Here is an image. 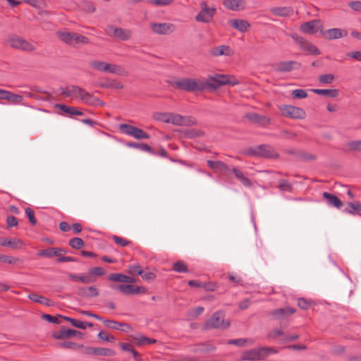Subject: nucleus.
<instances>
[{"instance_id":"obj_1","label":"nucleus","mask_w":361,"mask_h":361,"mask_svg":"<svg viewBox=\"0 0 361 361\" xmlns=\"http://www.w3.org/2000/svg\"><path fill=\"white\" fill-rule=\"evenodd\" d=\"M170 83L173 87L187 92H195L204 89V81L192 78L173 80Z\"/></svg>"},{"instance_id":"obj_2","label":"nucleus","mask_w":361,"mask_h":361,"mask_svg":"<svg viewBox=\"0 0 361 361\" xmlns=\"http://www.w3.org/2000/svg\"><path fill=\"white\" fill-rule=\"evenodd\" d=\"M243 154L247 156H255L265 159H277L279 154L274 149L268 145H260L255 147H250L244 150Z\"/></svg>"},{"instance_id":"obj_3","label":"nucleus","mask_w":361,"mask_h":361,"mask_svg":"<svg viewBox=\"0 0 361 361\" xmlns=\"http://www.w3.org/2000/svg\"><path fill=\"white\" fill-rule=\"evenodd\" d=\"M273 348L262 347L245 351L241 356L242 360L257 361L264 360L271 353H276Z\"/></svg>"},{"instance_id":"obj_4","label":"nucleus","mask_w":361,"mask_h":361,"mask_svg":"<svg viewBox=\"0 0 361 361\" xmlns=\"http://www.w3.org/2000/svg\"><path fill=\"white\" fill-rule=\"evenodd\" d=\"M238 83V82L233 76L220 74H216L214 76H209L206 81H204V89L207 87L217 89L222 85H235Z\"/></svg>"},{"instance_id":"obj_5","label":"nucleus","mask_w":361,"mask_h":361,"mask_svg":"<svg viewBox=\"0 0 361 361\" xmlns=\"http://www.w3.org/2000/svg\"><path fill=\"white\" fill-rule=\"evenodd\" d=\"M90 66L99 71L113 73L118 75H127L128 72L121 66L108 63L100 61H92Z\"/></svg>"},{"instance_id":"obj_6","label":"nucleus","mask_w":361,"mask_h":361,"mask_svg":"<svg viewBox=\"0 0 361 361\" xmlns=\"http://www.w3.org/2000/svg\"><path fill=\"white\" fill-rule=\"evenodd\" d=\"M229 325L230 322H226L224 319V314L222 312H216L206 322L204 329H226Z\"/></svg>"},{"instance_id":"obj_7","label":"nucleus","mask_w":361,"mask_h":361,"mask_svg":"<svg viewBox=\"0 0 361 361\" xmlns=\"http://www.w3.org/2000/svg\"><path fill=\"white\" fill-rule=\"evenodd\" d=\"M7 42L10 47L24 51H32L35 49V47L32 43L18 35L10 36Z\"/></svg>"},{"instance_id":"obj_8","label":"nucleus","mask_w":361,"mask_h":361,"mask_svg":"<svg viewBox=\"0 0 361 361\" xmlns=\"http://www.w3.org/2000/svg\"><path fill=\"white\" fill-rule=\"evenodd\" d=\"M279 109L282 115L288 118L302 119L306 116L305 111L302 109L292 105H281Z\"/></svg>"},{"instance_id":"obj_9","label":"nucleus","mask_w":361,"mask_h":361,"mask_svg":"<svg viewBox=\"0 0 361 361\" xmlns=\"http://www.w3.org/2000/svg\"><path fill=\"white\" fill-rule=\"evenodd\" d=\"M119 129L123 133L133 137L135 139H149L150 135L144 132L142 129L128 124H121Z\"/></svg>"},{"instance_id":"obj_10","label":"nucleus","mask_w":361,"mask_h":361,"mask_svg":"<svg viewBox=\"0 0 361 361\" xmlns=\"http://www.w3.org/2000/svg\"><path fill=\"white\" fill-rule=\"evenodd\" d=\"M291 37L302 50L307 51L310 54L319 55L320 54L319 50L316 46L298 34L291 35Z\"/></svg>"},{"instance_id":"obj_11","label":"nucleus","mask_w":361,"mask_h":361,"mask_svg":"<svg viewBox=\"0 0 361 361\" xmlns=\"http://www.w3.org/2000/svg\"><path fill=\"white\" fill-rule=\"evenodd\" d=\"M201 11L195 17L198 22L209 23L215 14L216 8L214 7H208L204 2L201 3Z\"/></svg>"},{"instance_id":"obj_12","label":"nucleus","mask_w":361,"mask_h":361,"mask_svg":"<svg viewBox=\"0 0 361 361\" xmlns=\"http://www.w3.org/2000/svg\"><path fill=\"white\" fill-rule=\"evenodd\" d=\"M170 123L176 126H191L196 124V119L192 116H183L170 113Z\"/></svg>"},{"instance_id":"obj_13","label":"nucleus","mask_w":361,"mask_h":361,"mask_svg":"<svg viewBox=\"0 0 361 361\" xmlns=\"http://www.w3.org/2000/svg\"><path fill=\"white\" fill-rule=\"evenodd\" d=\"M300 30L305 34L314 35L318 31L322 32V25L319 20H312L301 24Z\"/></svg>"},{"instance_id":"obj_14","label":"nucleus","mask_w":361,"mask_h":361,"mask_svg":"<svg viewBox=\"0 0 361 361\" xmlns=\"http://www.w3.org/2000/svg\"><path fill=\"white\" fill-rule=\"evenodd\" d=\"M112 288L116 289L125 295H135L146 292V288L142 286H133L131 284H119L113 286Z\"/></svg>"},{"instance_id":"obj_15","label":"nucleus","mask_w":361,"mask_h":361,"mask_svg":"<svg viewBox=\"0 0 361 361\" xmlns=\"http://www.w3.org/2000/svg\"><path fill=\"white\" fill-rule=\"evenodd\" d=\"M108 34L122 41H127L132 37V31L130 30L116 27L113 25L108 27Z\"/></svg>"},{"instance_id":"obj_16","label":"nucleus","mask_w":361,"mask_h":361,"mask_svg":"<svg viewBox=\"0 0 361 361\" xmlns=\"http://www.w3.org/2000/svg\"><path fill=\"white\" fill-rule=\"evenodd\" d=\"M322 35L325 39L333 40L346 37L348 32L346 30L340 28H331L326 30H322Z\"/></svg>"},{"instance_id":"obj_17","label":"nucleus","mask_w":361,"mask_h":361,"mask_svg":"<svg viewBox=\"0 0 361 361\" xmlns=\"http://www.w3.org/2000/svg\"><path fill=\"white\" fill-rule=\"evenodd\" d=\"M300 64L295 61H281L274 66V70L279 73L290 72L294 68H298Z\"/></svg>"},{"instance_id":"obj_18","label":"nucleus","mask_w":361,"mask_h":361,"mask_svg":"<svg viewBox=\"0 0 361 361\" xmlns=\"http://www.w3.org/2000/svg\"><path fill=\"white\" fill-rule=\"evenodd\" d=\"M69 97H74L86 103H90L92 99V96L87 92L78 86H73L69 90Z\"/></svg>"},{"instance_id":"obj_19","label":"nucleus","mask_w":361,"mask_h":361,"mask_svg":"<svg viewBox=\"0 0 361 361\" xmlns=\"http://www.w3.org/2000/svg\"><path fill=\"white\" fill-rule=\"evenodd\" d=\"M271 14L278 17H290L294 13L293 8L291 6H275L269 9Z\"/></svg>"},{"instance_id":"obj_20","label":"nucleus","mask_w":361,"mask_h":361,"mask_svg":"<svg viewBox=\"0 0 361 361\" xmlns=\"http://www.w3.org/2000/svg\"><path fill=\"white\" fill-rule=\"evenodd\" d=\"M173 25L169 23H152V31L159 35H168L173 31Z\"/></svg>"},{"instance_id":"obj_21","label":"nucleus","mask_w":361,"mask_h":361,"mask_svg":"<svg viewBox=\"0 0 361 361\" xmlns=\"http://www.w3.org/2000/svg\"><path fill=\"white\" fill-rule=\"evenodd\" d=\"M295 312V310L290 307L279 308L271 311V314L276 319H282Z\"/></svg>"},{"instance_id":"obj_22","label":"nucleus","mask_w":361,"mask_h":361,"mask_svg":"<svg viewBox=\"0 0 361 361\" xmlns=\"http://www.w3.org/2000/svg\"><path fill=\"white\" fill-rule=\"evenodd\" d=\"M78 294L85 298H92L99 295V290L94 286L80 287L78 290Z\"/></svg>"},{"instance_id":"obj_23","label":"nucleus","mask_w":361,"mask_h":361,"mask_svg":"<svg viewBox=\"0 0 361 361\" xmlns=\"http://www.w3.org/2000/svg\"><path fill=\"white\" fill-rule=\"evenodd\" d=\"M228 24L239 32H245L250 27L248 21L243 19H233L228 21Z\"/></svg>"},{"instance_id":"obj_24","label":"nucleus","mask_w":361,"mask_h":361,"mask_svg":"<svg viewBox=\"0 0 361 361\" xmlns=\"http://www.w3.org/2000/svg\"><path fill=\"white\" fill-rule=\"evenodd\" d=\"M245 117L251 122L259 124L261 126H267L270 123V119L266 116H260L255 113H250L246 114Z\"/></svg>"},{"instance_id":"obj_25","label":"nucleus","mask_w":361,"mask_h":361,"mask_svg":"<svg viewBox=\"0 0 361 361\" xmlns=\"http://www.w3.org/2000/svg\"><path fill=\"white\" fill-rule=\"evenodd\" d=\"M224 5L231 11L242 10L245 8V0H225Z\"/></svg>"},{"instance_id":"obj_26","label":"nucleus","mask_w":361,"mask_h":361,"mask_svg":"<svg viewBox=\"0 0 361 361\" xmlns=\"http://www.w3.org/2000/svg\"><path fill=\"white\" fill-rule=\"evenodd\" d=\"M211 54L214 56H219L222 55L231 56L233 54V51L228 46L221 45L214 47L211 50Z\"/></svg>"},{"instance_id":"obj_27","label":"nucleus","mask_w":361,"mask_h":361,"mask_svg":"<svg viewBox=\"0 0 361 361\" xmlns=\"http://www.w3.org/2000/svg\"><path fill=\"white\" fill-rule=\"evenodd\" d=\"M233 172L234 173L235 178L245 186L247 188H251L252 186V181L245 176L244 173L238 169L236 167L233 169Z\"/></svg>"},{"instance_id":"obj_28","label":"nucleus","mask_w":361,"mask_h":361,"mask_svg":"<svg viewBox=\"0 0 361 361\" xmlns=\"http://www.w3.org/2000/svg\"><path fill=\"white\" fill-rule=\"evenodd\" d=\"M89 39L83 35H78L77 33L69 32V44H88Z\"/></svg>"},{"instance_id":"obj_29","label":"nucleus","mask_w":361,"mask_h":361,"mask_svg":"<svg viewBox=\"0 0 361 361\" xmlns=\"http://www.w3.org/2000/svg\"><path fill=\"white\" fill-rule=\"evenodd\" d=\"M1 245L2 246H8L13 249H21L24 246L23 242L18 238H11V239H4Z\"/></svg>"},{"instance_id":"obj_30","label":"nucleus","mask_w":361,"mask_h":361,"mask_svg":"<svg viewBox=\"0 0 361 361\" xmlns=\"http://www.w3.org/2000/svg\"><path fill=\"white\" fill-rule=\"evenodd\" d=\"M126 145L128 147L138 149L142 151L147 152H149V154L155 155L154 150L147 144L128 142L126 144Z\"/></svg>"},{"instance_id":"obj_31","label":"nucleus","mask_w":361,"mask_h":361,"mask_svg":"<svg viewBox=\"0 0 361 361\" xmlns=\"http://www.w3.org/2000/svg\"><path fill=\"white\" fill-rule=\"evenodd\" d=\"M28 298L35 302H37V303L46 305L47 307H49L52 305V302L50 300H49L48 298H47L42 295H37L36 293L29 294Z\"/></svg>"},{"instance_id":"obj_32","label":"nucleus","mask_w":361,"mask_h":361,"mask_svg":"<svg viewBox=\"0 0 361 361\" xmlns=\"http://www.w3.org/2000/svg\"><path fill=\"white\" fill-rule=\"evenodd\" d=\"M323 197L327 200L329 204L331 206H334L336 208H340L343 205L341 200L336 195H331L327 192H324L323 193Z\"/></svg>"},{"instance_id":"obj_33","label":"nucleus","mask_w":361,"mask_h":361,"mask_svg":"<svg viewBox=\"0 0 361 361\" xmlns=\"http://www.w3.org/2000/svg\"><path fill=\"white\" fill-rule=\"evenodd\" d=\"M312 91L317 94L324 95L331 98H335L338 95V92L336 89H312Z\"/></svg>"},{"instance_id":"obj_34","label":"nucleus","mask_w":361,"mask_h":361,"mask_svg":"<svg viewBox=\"0 0 361 361\" xmlns=\"http://www.w3.org/2000/svg\"><path fill=\"white\" fill-rule=\"evenodd\" d=\"M102 322L106 327H109V328H111L113 329H119V330H122V331H126V329L122 328L123 326H125L127 329L130 328V326L125 323H120V322H117L113 321V320H109V319L104 320L103 319Z\"/></svg>"},{"instance_id":"obj_35","label":"nucleus","mask_w":361,"mask_h":361,"mask_svg":"<svg viewBox=\"0 0 361 361\" xmlns=\"http://www.w3.org/2000/svg\"><path fill=\"white\" fill-rule=\"evenodd\" d=\"M207 165L214 170L216 171H228V167L222 161H207Z\"/></svg>"},{"instance_id":"obj_36","label":"nucleus","mask_w":361,"mask_h":361,"mask_svg":"<svg viewBox=\"0 0 361 361\" xmlns=\"http://www.w3.org/2000/svg\"><path fill=\"white\" fill-rule=\"evenodd\" d=\"M42 318L50 323H54V324H61V319H63L64 320L68 321L67 316H61V315H58L57 317H54L50 314H42Z\"/></svg>"},{"instance_id":"obj_37","label":"nucleus","mask_w":361,"mask_h":361,"mask_svg":"<svg viewBox=\"0 0 361 361\" xmlns=\"http://www.w3.org/2000/svg\"><path fill=\"white\" fill-rule=\"evenodd\" d=\"M69 278L72 279L73 280L79 281L84 283H90L94 281H95L96 279L90 275L86 276H76V275H69Z\"/></svg>"},{"instance_id":"obj_38","label":"nucleus","mask_w":361,"mask_h":361,"mask_svg":"<svg viewBox=\"0 0 361 361\" xmlns=\"http://www.w3.org/2000/svg\"><path fill=\"white\" fill-rule=\"evenodd\" d=\"M252 344L253 341L247 338L231 339L228 341V344L236 345L238 346H245L247 344Z\"/></svg>"},{"instance_id":"obj_39","label":"nucleus","mask_w":361,"mask_h":361,"mask_svg":"<svg viewBox=\"0 0 361 361\" xmlns=\"http://www.w3.org/2000/svg\"><path fill=\"white\" fill-rule=\"evenodd\" d=\"M173 269L175 271L178 272V273L188 272V269L187 265L181 261H178V262H175L173 265Z\"/></svg>"},{"instance_id":"obj_40","label":"nucleus","mask_w":361,"mask_h":361,"mask_svg":"<svg viewBox=\"0 0 361 361\" xmlns=\"http://www.w3.org/2000/svg\"><path fill=\"white\" fill-rule=\"evenodd\" d=\"M7 101L12 104H18L22 103L23 101V97L21 95L16 94L10 92Z\"/></svg>"},{"instance_id":"obj_41","label":"nucleus","mask_w":361,"mask_h":361,"mask_svg":"<svg viewBox=\"0 0 361 361\" xmlns=\"http://www.w3.org/2000/svg\"><path fill=\"white\" fill-rule=\"evenodd\" d=\"M335 79V77L333 74H324L319 76V81L322 84H331Z\"/></svg>"},{"instance_id":"obj_42","label":"nucleus","mask_w":361,"mask_h":361,"mask_svg":"<svg viewBox=\"0 0 361 361\" xmlns=\"http://www.w3.org/2000/svg\"><path fill=\"white\" fill-rule=\"evenodd\" d=\"M96 355L99 356L111 357L115 355V352L109 348H97Z\"/></svg>"},{"instance_id":"obj_43","label":"nucleus","mask_w":361,"mask_h":361,"mask_svg":"<svg viewBox=\"0 0 361 361\" xmlns=\"http://www.w3.org/2000/svg\"><path fill=\"white\" fill-rule=\"evenodd\" d=\"M84 245L83 240L80 238H73L69 240V246L75 249H80Z\"/></svg>"},{"instance_id":"obj_44","label":"nucleus","mask_w":361,"mask_h":361,"mask_svg":"<svg viewBox=\"0 0 361 361\" xmlns=\"http://www.w3.org/2000/svg\"><path fill=\"white\" fill-rule=\"evenodd\" d=\"M53 337L56 339H66L68 338V328L63 326L60 331H55Z\"/></svg>"},{"instance_id":"obj_45","label":"nucleus","mask_w":361,"mask_h":361,"mask_svg":"<svg viewBox=\"0 0 361 361\" xmlns=\"http://www.w3.org/2000/svg\"><path fill=\"white\" fill-rule=\"evenodd\" d=\"M154 118L166 123H170V113H157L154 114Z\"/></svg>"},{"instance_id":"obj_46","label":"nucleus","mask_w":361,"mask_h":361,"mask_svg":"<svg viewBox=\"0 0 361 361\" xmlns=\"http://www.w3.org/2000/svg\"><path fill=\"white\" fill-rule=\"evenodd\" d=\"M279 188L281 191H288L291 192L293 190V187L291 184L284 179H281L279 182Z\"/></svg>"},{"instance_id":"obj_47","label":"nucleus","mask_w":361,"mask_h":361,"mask_svg":"<svg viewBox=\"0 0 361 361\" xmlns=\"http://www.w3.org/2000/svg\"><path fill=\"white\" fill-rule=\"evenodd\" d=\"M126 275L123 274H111L109 276V280L111 281L125 283Z\"/></svg>"},{"instance_id":"obj_48","label":"nucleus","mask_w":361,"mask_h":361,"mask_svg":"<svg viewBox=\"0 0 361 361\" xmlns=\"http://www.w3.org/2000/svg\"><path fill=\"white\" fill-rule=\"evenodd\" d=\"M18 261V259L12 256H8L5 255H0V262L7 263L9 264H16Z\"/></svg>"},{"instance_id":"obj_49","label":"nucleus","mask_w":361,"mask_h":361,"mask_svg":"<svg viewBox=\"0 0 361 361\" xmlns=\"http://www.w3.org/2000/svg\"><path fill=\"white\" fill-rule=\"evenodd\" d=\"M25 212L31 224L35 225L37 224V220L35 216L34 211L30 207H26Z\"/></svg>"},{"instance_id":"obj_50","label":"nucleus","mask_w":361,"mask_h":361,"mask_svg":"<svg viewBox=\"0 0 361 361\" xmlns=\"http://www.w3.org/2000/svg\"><path fill=\"white\" fill-rule=\"evenodd\" d=\"M348 146L350 150L361 152V140L351 141L348 143Z\"/></svg>"},{"instance_id":"obj_51","label":"nucleus","mask_w":361,"mask_h":361,"mask_svg":"<svg viewBox=\"0 0 361 361\" xmlns=\"http://www.w3.org/2000/svg\"><path fill=\"white\" fill-rule=\"evenodd\" d=\"M69 323H71L73 326L81 329H86V322L72 319L69 317Z\"/></svg>"},{"instance_id":"obj_52","label":"nucleus","mask_w":361,"mask_h":361,"mask_svg":"<svg viewBox=\"0 0 361 361\" xmlns=\"http://www.w3.org/2000/svg\"><path fill=\"white\" fill-rule=\"evenodd\" d=\"M104 273H105L104 269L102 267H93V268L90 269L89 271L90 275H91L94 277V276H102L104 274Z\"/></svg>"},{"instance_id":"obj_53","label":"nucleus","mask_w":361,"mask_h":361,"mask_svg":"<svg viewBox=\"0 0 361 361\" xmlns=\"http://www.w3.org/2000/svg\"><path fill=\"white\" fill-rule=\"evenodd\" d=\"M292 95L295 98H298V99H304L307 97V94L306 91L305 90H302V89H297V90H293L292 92Z\"/></svg>"},{"instance_id":"obj_54","label":"nucleus","mask_w":361,"mask_h":361,"mask_svg":"<svg viewBox=\"0 0 361 361\" xmlns=\"http://www.w3.org/2000/svg\"><path fill=\"white\" fill-rule=\"evenodd\" d=\"M37 255L42 257H54L55 252H54V248H49L39 250Z\"/></svg>"},{"instance_id":"obj_55","label":"nucleus","mask_w":361,"mask_h":361,"mask_svg":"<svg viewBox=\"0 0 361 361\" xmlns=\"http://www.w3.org/2000/svg\"><path fill=\"white\" fill-rule=\"evenodd\" d=\"M348 6L356 12H361V1H353L348 4Z\"/></svg>"},{"instance_id":"obj_56","label":"nucleus","mask_w":361,"mask_h":361,"mask_svg":"<svg viewBox=\"0 0 361 361\" xmlns=\"http://www.w3.org/2000/svg\"><path fill=\"white\" fill-rule=\"evenodd\" d=\"M143 269L139 265L129 267V273L132 275H142Z\"/></svg>"},{"instance_id":"obj_57","label":"nucleus","mask_w":361,"mask_h":361,"mask_svg":"<svg viewBox=\"0 0 361 361\" xmlns=\"http://www.w3.org/2000/svg\"><path fill=\"white\" fill-rule=\"evenodd\" d=\"M148 2L157 6H167L173 2V0H149Z\"/></svg>"},{"instance_id":"obj_58","label":"nucleus","mask_w":361,"mask_h":361,"mask_svg":"<svg viewBox=\"0 0 361 361\" xmlns=\"http://www.w3.org/2000/svg\"><path fill=\"white\" fill-rule=\"evenodd\" d=\"M143 280L146 281H153L156 278V274L154 272L149 271L146 272L142 271V274L140 275Z\"/></svg>"},{"instance_id":"obj_59","label":"nucleus","mask_w":361,"mask_h":361,"mask_svg":"<svg viewBox=\"0 0 361 361\" xmlns=\"http://www.w3.org/2000/svg\"><path fill=\"white\" fill-rule=\"evenodd\" d=\"M98 337L100 339L105 341H108V342H114L115 341V338L113 336H109L108 334L103 332V331H100L98 334Z\"/></svg>"},{"instance_id":"obj_60","label":"nucleus","mask_w":361,"mask_h":361,"mask_svg":"<svg viewBox=\"0 0 361 361\" xmlns=\"http://www.w3.org/2000/svg\"><path fill=\"white\" fill-rule=\"evenodd\" d=\"M114 241L117 244L121 245V247L126 246L130 242L126 240L125 238H123L121 237L114 235L113 236Z\"/></svg>"},{"instance_id":"obj_61","label":"nucleus","mask_w":361,"mask_h":361,"mask_svg":"<svg viewBox=\"0 0 361 361\" xmlns=\"http://www.w3.org/2000/svg\"><path fill=\"white\" fill-rule=\"evenodd\" d=\"M54 252H55V255L54 256L58 257L57 261L59 262H68V257H61V253L62 252H65V250H62L57 249V248H54Z\"/></svg>"},{"instance_id":"obj_62","label":"nucleus","mask_w":361,"mask_h":361,"mask_svg":"<svg viewBox=\"0 0 361 361\" xmlns=\"http://www.w3.org/2000/svg\"><path fill=\"white\" fill-rule=\"evenodd\" d=\"M283 335V331L282 330L279 329H274L268 334L267 336L271 338H276L279 336H281Z\"/></svg>"},{"instance_id":"obj_63","label":"nucleus","mask_w":361,"mask_h":361,"mask_svg":"<svg viewBox=\"0 0 361 361\" xmlns=\"http://www.w3.org/2000/svg\"><path fill=\"white\" fill-rule=\"evenodd\" d=\"M311 302L304 299L300 298L298 300V306L302 310H307L310 306Z\"/></svg>"},{"instance_id":"obj_64","label":"nucleus","mask_w":361,"mask_h":361,"mask_svg":"<svg viewBox=\"0 0 361 361\" xmlns=\"http://www.w3.org/2000/svg\"><path fill=\"white\" fill-rule=\"evenodd\" d=\"M346 55L348 57L354 59L358 61H361V51H360L348 52Z\"/></svg>"}]
</instances>
